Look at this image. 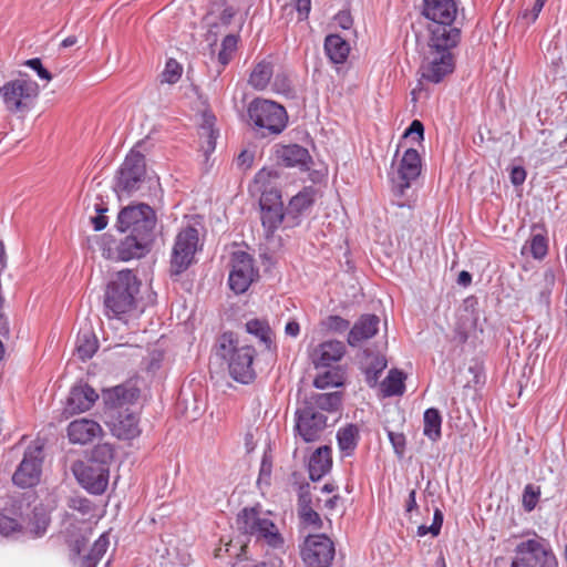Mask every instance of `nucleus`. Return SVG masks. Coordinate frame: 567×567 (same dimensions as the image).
Here are the masks:
<instances>
[{"label": "nucleus", "instance_id": "nucleus-1", "mask_svg": "<svg viewBox=\"0 0 567 567\" xmlns=\"http://www.w3.org/2000/svg\"><path fill=\"white\" fill-rule=\"evenodd\" d=\"M439 31L429 34L427 45L420 66L422 79L435 84L442 82L454 71L455 56L453 49L456 48L461 39L460 30H450L452 33H447V35H443Z\"/></svg>", "mask_w": 567, "mask_h": 567}, {"label": "nucleus", "instance_id": "nucleus-2", "mask_svg": "<svg viewBox=\"0 0 567 567\" xmlns=\"http://www.w3.org/2000/svg\"><path fill=\"white\" fill-rule=\"evenodd\" d=\"M138 398L134 388L117 385L104 391L103 399L110 412L107 425L113 435L121 440H132L140 435L138 416L128 405Z\"/></svg>", "mask_w": 567, "mask_h": 567}, {"label": "nucleus", "instance_id": "nucleus-3", "mask_svg": "<svg viewBox=\"0 0 567 567\" xmlns=\"http://www.w3.org/2000/svg\"><path fill=\"white\" fill-rule=\"evenodd\" d=\"M216 354L227 361L229 374L235 381L248 384L255 380L254 347L240 343L231 332H225L217 341Z\"/></svg>", "mask_w": 567, "mask_h": 567}, {"label": "nucleus", "instance_id": "nucleus-4", "mask_svg": "<svg viewBox=\"0 0 567 567\" xmlns=\"http://www.w3.org/2000/svg\"><path fill=\"white\" fill-rule=\"evenodd\" d=\"M140 290V281L132 270L125 269L113 275L106 286L104 306L106 316L118 318L135 308V296Z\"/></svg>", "mask_w": 567, "mask_h": 567}, {"label": "nucleus", "instance_id": "nucleus-5", "mask_svg": "<svg viewBox=\"0 0 567 567\" xmlns=\"http://www.w3.org/2000/svg\"><path fill=\"white\" fill-rule=\"evenodd\" d=\"M248 117L262 136L279 135L287 126L286 109L270 100L255 99L248 105Z\"/></svg>", "mask_w": 567, "mask_h": 567}, {"label": "nucleus", "instance_id": "nucleus-6", "mask_svg": "<svg viewBox=\"0 0 567 567\" xmlns=\"http://www.w3.org/2000/svg\"><path fill=\"white\" fill-rule=\"evenodd\" d=\"M38 95V83L25 74H20L0 87L3 105L12 114H27L34 106Z\"/></svg>", "mask_w": 567, "mask_h": 567}, {"label": "nucleus", "instance_id": "nucleus-7", "mask_svg": "<svg viewBox=\"0 0 567 567\" xmlns=\"http://www.w3.org/2000/svg\"><path fill=\"white\" fill-rule=\"evenodd\" d=\"M145 184L151 187L158 184V182L155 178L146 177L144 155L136 150H132L120 168L115 190L120 196H131L142 190Z\"/></svg>", "mask_w": 567, "mask_h": 567}, {"label": "nucleus", "instance_id": "nucleus-8", "mask_svg": "<svg viewBox=\"0 0 567 567\" xmlns=\"http://www.w3.org/2000/svg\"><path fill=\"white\" fill-rule=\"evenodd\" d=\"M199 248L198 229L194 226L183 227L174 240L171 256V272L173 275L184 272L194 262L195 254Z\"/></svg>", "mask_w": 567, "mask_h": 567}, {"label": "nucleus", "instance_id": "nucleus-9", "mask_svg": "<svg viewBox=\"0 0 567 567\" xmlns=\"http://www.w3.org/2000/svg\"><path fill=\"white\" fill-rule=\"evenodd\" d=\"M237 526L245 534L264 539L271 547L284 543L277 526L268 518L260 517L255 508H244L237 516Z\"/></svg>", "mask_w": 567, "mask_h": 567}, {"label": "nucleus", "instance_id": "nucleus-10", "mask_svg": "<svg viewBox=\"0 0 567 567\" xmlns=\"http://www.w3.org/2000/svg\"><path fill=\"white\" fill-rule=\"evenodd\" d=\"M229 266L228 286L237 295L246 292L259 279L254 258L246 251H234Z\"/></svg>", "mask_w": 567, "mask_h": 567}, {"label": "nucleus", "instance_id": "nucleus-11", "mask_svg": "<svg viewBox=\"0 0 567 567\" xmlns=\"http://www.w3.org/2000/svg\"><path fill=\"white\" fill-rule=\"evenodd\" d=\"M423 14L430 20L427 24L429 34L434 31L447 35L450 30H460L453 23L457 13L455 0H423Z\"/></svg>", "mask_w": 567, "mask_h": 567}, {"label": "nucleus", "instance_id": "nucleus-12", "mask_svg": "<svg viewBox=\"0 0 567 567\" xmlns=\"http://www.w3.org/2000/svg\"><path fill=\"white\" fill-rule=\"evenodd\" d=\"M78 482L91 494L100 495L105 492L109 484V466L105 461L95 457L86 462H75L72 466Z\"/></svg>", "mask_w": 567, "mask_h": 567}, {"label": "nucleus", "instance_id": "nucleus-13", "mask_svg": "<svg viewBox=\"0 0 567 567\" xmlns=\"http://www.w3.org/2000/svg\"><path fill=\"white\" fill-rule=\"evenodd\" d=\"M421 173V157L416 150L408 148L402 157L392 163L390 181L395 195L403 196Z\"/></svg>", "mask_w": 567, "mask_h": 567}, {"label": "nucleus", "instance_id": "nucleus-14", "mask_svg": "<svg viewBox=\"0 0 567 567\" xmlns=\"http://www.w3.org/2000/svg\"><path fill=\"white\" fill-rule=\"evenodd\" d=\"M155 225L156 215L153 208L146 204H137L124 207L118 213L116 227L121 233L154 234Z\"/></svg>", "mask_w": 567, "mask_h": 567}, {"label": "nucleus", "instance_id": "nucleus-15", "mask_svg": "<svg viewBox=\"0 0 567 567\" xmlns=\"http://www.w3.org/2000/svg\"><path fill=\"white\" fill-rule=\"evenodd\" d=\"M334 544L323 534L310 535L301 549V557L308 567H328L334 557Z\"/></svg>", "mask_w": 567, "mask_h": 567}, {"label": "nucleus", "instance_id": "nucleus-16", "mask_svg": "<svg viewBox=\"0 0 567 567\" xmlns=\"http://www.w3.org/2000/svg\"><path fill=\"white\" fill-rule=\"evenodd\" d=\"M295 419V430L305 442L317 441L327 424V416L308 403L296 411Z\"/></svg>", "mask_w": 567, "mask_h": 567}, {"label": "nucleus", "instance_id": "nucleus-17", "mask_svg": "<svg viewBox=\"0 0 567 567\" xmlns=\"http://www.w3.org/2000/svg\"><path fill=\"white\" fill-rule=\"evenodd\" d=\"M86 537L84 535L76 536L69 539V547L71 551V559L78 567H96L97 563L105 555L110 540L106 533H103L93 544L89 554L81 555L82 549L85 547Z\"/></svg>", "mask_w": 567, "mask_h": 567}, {"label": "nucleus", "instance_id": "nucleus-18", "mask_svg": "<svg viewBox=\"0 0 567 567\" xmlns=\"http://www.w3.org/2000/svg\"><path fill=\"white\" fill-rule=\"evenodd\" d=\"M41 446L29 447L24 452L23 460L12 476V481L17 486L28 488L38 484L41 475Z\"/></svg>", "mask_w": 567, "mask_h": 567}, {"label": "nucleus", "instance_id": "nucleus-19", "mask_svg": "<svg viewBox=\"0 0 567 567\" xmlns=\"http://www.w3.org/2000/svg\"><path fill=\"white\" fill-rule=\"evenodd\" d=\"M99 399L95 390L86 383L73 385L66 398L63 413L71 416L89 411Z\"/></svg>", "mask_w": 567, "mask_h": 567}, {"label": "nucleus", "instance_id": "nucleus-20", "mask_svg": "<svg viewBox=\"0 0 567 567\" xmlns=\"http://www.w3.org/2000/svg\"><path fill=\"white\" fill-rule=\"evenodd\" d=\"M154 234L133 231L130 233L117 247L118 258L128 261L145 256L153 243Z\"/></svg>", "mask_w": 567, "mask_h": 567}, {"label": "nucleus", "instance_id": "nucleus-21", "mask_svg": "<svg viewBox=\"0 0 567 567\" xmlns=\"http://www.w3.org/2000/svg\"><path fill=\"white\" fill-rule=\"evenodd\" d=\"M261 223L267 236L272 234L284 220L282 203L280 196L276 194L262 195L260 198Z\"/></svg>", "mask_w": 567, "mask_h": 567}, {"label": "nucleus", "instance_id": "nucleus-22", "mask_svg": "<svg viewBox=\"0 0 567 567\" xmlns=\"http://www.w3.org/2000/svg\"><path fill=\"white\" fill-rule=\"evenodd\" d=\"M556 282V275L551 268L540 275L534 276V286L530 290V300L546 311L550 308L551 293Z\"/></svg>", "mask_w": 567, "mask_h": 567}, {"label": "nucleus", "instance_id": "nucleus-23", "mask_svg": "<svg viewBox=\"0 0 567 567\" xmlns=\"http://www.w3.org/2000/svg\"><path fill=\"white\" fill-rule=\"evenodd\" d=\"M68 437L73 444H87L102 434L101 425L94 420L82 417L68 425Z\"/></svg>", "mask_w": 567, "mask_h": 567}, {"label": "nucleus", "instance_id": "nucleus-24", "mask_svg": "<svg viewBox=\"0 0 567 567\" xmlns=\"http://www.w3.org/2000/svg\"><path fill=\"white\" fill-rule=\"evenodd\" d=\"M517 553L520 554L525 558V563L530 565V561L534 560L535 565H546L553 557L549 553L548 543L538 536L534 538L522 542L517 546Z\"/></svg>", "mask_w": 567, "mask_h": 567}, {"label": "nucleus", "instance_id": "nucleus-25", "mask_svg": "<svg viewBox=\"0 0 567 567\" xmlns=\"http://www.w3.org/2000/svg\"><path fill=\"white\" fill-rule=\"evenodd\" d=\"M346 353V347L341 341L329 340L316 347L311 353V360L316 368H328L340 361Z\"/></svg>", "mask_w": 567, "mask_h": 567}, {"label": "nucleus", "instance_id": "nucleus-26", "mask_svg": "<svg viewBox=\"0 0 567 567\" xmlns=\"http://www.w3.org/2000/svg\"><path fill=\"white\" fill-rule=\"evenodd\" d=\"M277 158L287 167H298L301 171L309 168L311 156L307 148L298 145H282L277 148Z\"/></svg>", "mask_w": 567, "mask_h": 567}, {"label": "nucleus", "instance_id": "nucleus-27", "mask_svg": "<svg viewBox=\"0 0 567 567\" xmlns=\"http://www.w3.org/2000/svg\"><path fill=\"white\" fill-rule=\"evenodd\" d=\"M378 330L379 318L374 315H364L351 328L348 336V343L351 347H357L362 341L374 337Z\"/></svg>", "mask_w": 567, "mask_h": 567}, {"label": "nucleus", "instance_id": "nucleus-28", "mask_svg": "<svg viewBox=\"0 0 567 567\" xmlns=\"http://www.w3.org/2000/svg\"><path fill=\"white\" fill-rule=\"evenodd\" d=\"M331 450L328 446L318 447L310 456L308 471L312 481L321 480L331 468Z\"/></svg>", "mask_w": 567, "mask_h": 567}, {"label": "nucleus", "instance_id": "nucleus-29", "mask_svg": "<svg viewBox=\"0 0 567 567\" xmlns=\"http://www.w3.org/2000/svg\"><path fill=\"white\" fill-rule=\"evenodd\" d=\"M324 52L332 63L341 64L350 53V45L339 34H329L324 39Z\"/></svg>", "mask_w": 567, "mask_h": 567}, {"label": "nucleus", "instance_id": "nucleus-30", "mask_svg": "<svg viewBox=\"0 0 567 567\" xmlns=\"http://www.w3.org/2000/svg\"><path fill=\"white\" fill-rule=\"evenodd\" d=\"M245 327L246 331L256 337L266 350L275 351L276 346L274 344V332L267 321L251 319L246 322Z\"/></svg>", "mask_w": 567, "mask_h": 567}, {"label": "nucleus", "instance_id": "nucleus-31", "mask_svg": "<svg viewBox=\"0 0 567 567\" xmlns=\"http://www.w3.org/2000/svg\"><path fill=\"white\" fill-rule=\"evenodd\" d=\"M423 434L431 440L436 442L441 439L442 416L437 409L430 408L425 410L423 415Z\"/></svg>", "mask_w": 567, "mask_h": 567}, {"label": "nucleus", "instance_id": "nucleus-32", "mask_svg": "<svg viewBox=\"0 0 567 567\" xmlns=\"http://www.w3.org/2000/svg\"><path fill=\"white\" fill-rule=\"evenodd\" d=\"M339 449L346 454L350 455L358 445L359 429L357 425L349 424L339 429L337 433Z\"/></svg>", "mask_w": 567, "mask_h": 567}, {"label": "nucleus", "instance_id": "nucleus-33", "mask_svg": "<svg viewBox=\"0 0 567 567\" xmlns=\"http://www.w3.org/2000/svg\"><path fill=\"white\" fill-rule=\"evenodd\" d=\"M404 379L405 377L401 371L391 370L380 386L383 396L402 395L405 390Z\"/></svg>", "mask_w": 567, "mask_h": 567}, {"label": "nucleus", "instance_id": "nucleus-34", "mask_svg": "<svg viewBox=\"0 0 567 567\" xmlns=\"http://www.w3.org/2000/svg\"><path fill=\"white\" fill-rule=\"evenodd\" d=\"M215 117L212 115H204L203 124L199 128V136L202 142V148L205 155H208L215 151L217 132L214 130Z\"/></svg>", "mask_w": 567, "mask_h": 567}, {"label": "nucleus", "instance_id": "nucleus-35", "mask_svg": "<svg viewBox=\"0 0 567 567\" xmlns=\"http://www.w3.org/2000/svg\"><path fill=\"white\" fill-rule=\"evenodd\" d=\"M97 339L91 331L79 333L76 338L75 351L78 357L85 361L91 359L97 350Z\"/></svg>", "mask_w": 567, "mask_h": 567}, {"label": "nucleus", "instance_id": "nucleus-36", "mask_svg": "<svg viewBox=\"0 0 567 567\" xmlns=\"http://www.w3.org/2000/svg\"><path fill=\"white\" fill-rule=\"evenodd\" d=\"M272 76V66L269 62H260L252 70L249 84L256 90H265Z\"/></svg>", "mask_w": 567, "mask_h": 567}, {"label": "nucleus", "instance_id": "nucleus-37", "mask_svg": "<svg viewBox=\"0 0 567 567\" xmlns=\"http://www.w3.org/2000/svg\"><path fill=\"white\" fill-rule=\"evenodd\" d=\"M315 200V190L311 187L303 188L297 195H295L288 205V212L293 214H300L309 208Z\"/></svg>", "mask_w": 567, "mask_h": 567}, {"label": "nucleus", "instance_id": "nucleus-38", "mask_svg": "<svg viewBox=\"0 0 567 567\" xmlns=\"http://www.w3.org/2000/svg\"><path fill=\"white\" fill-rule=\"evenodd\" d=\"M312 406L320 411H334L341 403V396L338 392L316 394Z\"/></svg>", "mask_w": 567, "mask_h": 567}, {"label": "nucleus", "instance_id": "nucleus-39", "mask_svg": "<svg viewBox=\"0 0 567 567\" xmlns=\"http://www.w3.org/2000/svg\"><path fill=\"white\" fill-rule=\"evenodd\" d=\"M22 532L21 523L4 512L0 513V535L3 537H17Z\"/></svg>", "mask_w": 567, "mask_h": 567}, {"label": "nucleus", "instance_id": "nucleus-40", "mask_svg": "<svg viewBox=\"0 0 567 567\" xmlns=\"http://www.w3.org/2000/svg\"><path fill=\"white\" fill-rule=\"evenodd\" d=\"M342 374L338 371H327L318 374L313 381V385L318 389L337 388L342 385Z\"/></svg>", "mask_w": 567, "mask_h": 567}, {"label": "nucleus", "instance_id": "nucleus-41", "mask_svg": "<svg viewBox=\"0 0 567 567\" xmlns=\"http://www.w3.org/2000/svg\"><path fill=\"white\" fill-rule=\"evenodd\" d=\"M530 254L535 259L542 260L548 252V240L543 234H534L529 241Z\"/></svg>", "mask_w": 567, "mask_h": 567}, {"label": "nucleus", "instance_id": "nucleus-42", "mask_svg": "<svg viewBox=\"0 0 567 567\" xmlns=\"http://www.w3.org/2000/svg\"><path fill=\"white\" fill-rule=\"evenodd\" d=\"M183 68L175 59H168L162 72V82L174 84L182 76Z\"/></svg>", "mask_w": 567, "mask_h": 567}, {"label": "nucleus", "instance_id": "nucleus-43", "mask_svg": "<svg viewBox=\"0 0 567 567\" xmlns=\"http://www.w3.org/2000/svg\"><path fill=\"white\" fill-rule=\"evenodd\" d=\"M68 504L70 509L79 513L82 517H90L94 511L91 501L82 496L70 497Z\"/></svg>", "mask_w": 567, "mask_h": 567}, {"label": "nucleus", "instance_id": "nucleus-44", "mask_svg": "<svg viewBox=\"0 0 567 567\" xmlns=\"http://www.w3.org/2000/svg\"><path fill=\"white\" fill-rule=\"evenodd\" d=\"M386 368V360L383 357H377L371 365L365 370V379L370 386L378 383L381 372Z\"/></svg>", "mask_w": 567, "mask_h": 567}, {"label": "nucleus", "instance_id": "nucleus-45", "mask_svg": "<svg viewBox=\"0 0 567 567\" xmlns=\"http://www.w3.org/2000/svg\"><path fill=\"white\" fill-rule=\"evenodd\" d=\"M236 47H237V37L236 35L228 34L224 38V40L221 42V49L218 53V60L223 65H226L229 62L231 54L236 50Z\"/></svg>", "mask_w": 567, "mask_h": 567}, {"label": "nucleus", "instance_id": "nucleus-46", "mask_svg": "<svg viewBox=\"0 0 567 567\" xmlns=\"http://www.w3.org/2000/svg\"><path fill=\"white\" fill-rule=\"evenodd\" d=\"M388 437L392 444V447L394 450V453L402 457L405 452V436L403 433L393 432L391 430H388Z\"/></svg>", "mask_w": 567, "mask_h": 567}, {"label": "nucleus", "instance_id": "nucleus-47", "mask_svg": "<svg viewBox=\"0 0 567 567\" xmlns=\"http://www.w3.org/2000/svg\"><path fill=\"white\" fill-rule=\"evenodd\" d=\"M546 2L547 0H535L533 8L530 10H524L520 18L526 22V24L535 22Z\"/></svg>", "mask_w": 567, "mask_h": 567}, {"label": "nucleus", "instance_id": "nucleus-48", "mask_svg": "<svg viewBox=\"0 0 567 567\" xmlns=\"http://www.w3.org/2000/svg\"><path fill=\"white\" fill-rule=\"evenodd\" d=\"M277 177V172L274 169L261 168L255 176V183L259 185V188H265L272 178Z\"/></svg>", "mask_w": 567, "mask_h": 567}, {"label": "nucleus", "instance_id": "nucleus-49", "mask_svg": "<svg viewBox=\"0 0 567 567\" xmlns=\"http://www.w3.org/2000/svg\"><path fill=\"white\" fill-rule=\"evenodd\" d=\"M424 126L419 120H414L404 133V137H411L415 142L423 140Z\"/></svg>", "mask_w": 567, "mask_h": 567}, {"label": "nucleus", "instance_id": "nucleus-50", "mask_svg": "<svg viewBox=\"0 0 567 567\" xmlns=\"http://www.w3.org/2000/svg\"><path fill=\"white\" fill-rule=\"evenodd\" d=\"M538 498L536 493L530 485H527L523 493V504L526 511L530 512L535 508Z\"/></svg>", "mask_w": 567, "mask_h": 567}, {"label": "nucleus", "instance_id": "nucleus-51", "mask_svg": "<svg viewBox=\"0 0 567 567\" xmlns=\"http://www.w3.org/2000/svg\"><path fill=\"white\" fill-rule=\"evenodd\" d=\"M327 327L332 331L343 332L349 328V321L339 316H330L327 320Z\"/></svg>", "mask_w": 567, "mask_h": 567}, {"label": "nucleus", "instance_id": "nucleus-52", "mask_svg": "<svg viewBox=\"0 0 567 567\" xmlns=\"http://www.w3.org/2000/svg\"><path fill=\"white\" fill-rule=\"evenodd\" d=\"M334 22L341 29L349 30L353 24V20H352L350 11H348V10L339 11L334 16Z\"/></svg>", "mask_w": 567, "mask_h": 567}, {"label": "nucleus", "instance_id": "nucleus-53", "mask_svg": "<svg viewBox=\"0 0 567 567\" xmlns=\"http://www.w3.org/2000/svg\"><path fill=\"white\" fill-rule=\"evenodd\" d=\"M255 159V154L251 151L244 150L237 157V165L241 169L246 171L251 168Z\"/></svg>", "mask_w": 567, "mask_h": 567}, {"label": "nucleus", "instance_id": "nucleus-54", "mask_svg": "<svg viewBox=\"0 0 567 567\" xmlns=\"http://www.w3.org/2000/svg\"><path fill=\"white\" fill-rule=\"evenodd\" d=\"M27 65H29L31 69H33L37 74L39 75L40 79H43L45 81H50L51 80V74L50 72L43 68L40 59H31V60H28L27 61Z\"/></svg>", "mask_w": 567, "mask_h": 567}, {"label": "nucleus", "instance_id": "nucleus-55", "mask_svg": "<svg viewBox=\"0 0 567 567\" xmlns=\"http://www.w3.org/2000/svg\"><path fill=\"white\" fill-rule=\"evenodd\" d=\"M295 9L300 21L308 19L311 10V0H296Z\"/></svg>", "mask_w": 567, "mask_h": 567}, {"label": "nucleus", "instance_id": "nucleus-56", "mask_svg": "<svg viewBox=\"0 0 567 567\" xmlns=\"http://www.w3.org/2000/svg\"><path fill=\"white\" fill-rule=\"evenodd\" d=\"M443 513L440 508H435L434 511V515H433V522L432 524L429 526V530H430V534H432V536H437L441 532V527H442V524H443Z\"/></svg>", "mask_w": 567, "mask_h": 567}, {"label": "nucleus", "instance_id": "nucleus-57", "mask_svg": "<svg viewBox=\"0 0 567 567\" xmlns=\"http://www.w3.org/2000/svg\"><path fill=\"white\" fill-rule=\"evenodd\" d=\"M301 517L305 523L311 524V525H318L320 523V516L317 512H315L310 507H305L301 512Z\"/></svg>", "mask_w": 567, "mask_h": 567}, {"label": "nucleus", "instance_id": "nucleus-58", "mask_svg": "<svg viewBox=\"0 0 567 567\" xmlns=\"http://www.w3.org/2000/svg\"><path fill=\"white\" fill-rule=\"evenodd\" d=\"M526 179V172L520 166L513 167L511 172V181L514 185H522Z\"/></svg>", "mask_w": 567, "mask_h": 567}, {"label": "nucleus", "instance_id": "nucleus-59", "mask_svg": "<svg viewBox=\"0 0 567 567\" xmlns=\"http://www.w3.org/2000/svg\"><path fill=\"white\" fill-rule=\"evenodd\" d=\"M285 333L289 337L297 338L300 333V324L295 320L287 322Z\"/></svg>", "mask_w": 567, "mask_h": 567}, {"label": "nucleus", "instance_id": "nucleus-60", "mask_svg": "<svg viewBox=\"0 0 567 567\" xmlns=\"http://www.w3.org/2000/svg\"><path fill=\"white\" fill-rule=\"evenodd\" d=\"M94 230H103L107 225V218L104 215H97L91 218Z\"/></svg>", "mask_w": 567, "mask_h": 567}, {"label": "nucleus", "instance_id": "nucleus-61", "mask_svg": "<svg viewBox=\"0 0 567 567\" xmlns=\"http://www.w3.org/2000/svg\"><path fill=\"white\" fill-rule=\"evenodd\" d=\"M415 508H417L416 492L414 489H412L409 494V499L406 503V512H412Z\"/></svg>", "mask_w": 567, "mask_h": 567}, {"label": "nucleus", "instance_id": "nucleus-62", "mask_svg": "<svg viewBox=\"0 0 567 567\" xmlns=\"http://www.w3.org/2000/svg\"><path fill=\"white\" fill-rule=\"evenodd\" d=\"M472 281V276L468 271H461L457 278V284L461 286H468Z\"/></svg>", "mask_w": 567, "mask_h": 567}, {"label": "nucleus", "instance_id": "nucleus-63", "mask_svg": "<svg viewBox=\"0 0 567 567\" xmlns=\"http://www.w3.org/2000/svg\"><path fill=\"white\" fill-rule=\"evenodd\" d=\"M78 42V39L75 35H70L68 38H65L62 43H61V47L63 48H70L72 45H74L75 43Z\"/></svg>", "mask_w": 567, "mask_h": 567}, {"label": "nucleus", "instance_id": "nucleus-64", "mask_svg": "<svg viewBox=\"0 0 567 567\" xmlns=\"http://www.w3.org/2000/svg\"><path fill=\"white\" fill-rule=\"evenodd\" d=\"M512 567H535L525 563V558H517L513 561Z\"/></svg>", "mask_w": 567, "mask_h": 567}]
</instances>
